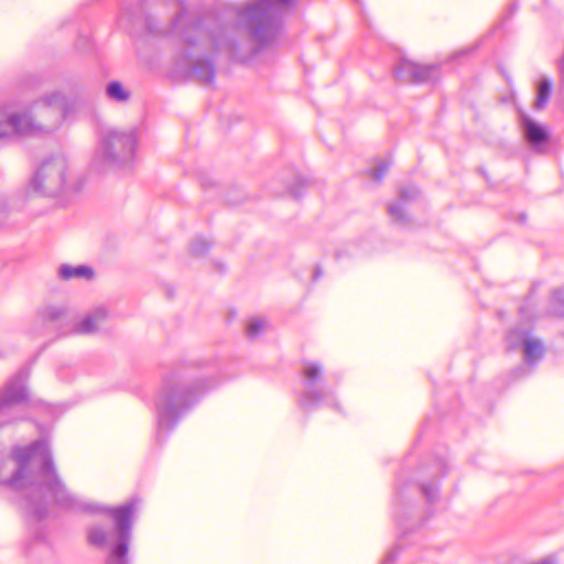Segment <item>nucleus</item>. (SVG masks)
<instances>
[{
  "instance_id": "obj_1",
  "label": "nucleus",
  "mask_w": 564,
  "mask_h": 564,
  "mask_svg": "<svg viewBox=\"0 0 564 564\" xmlns=\"http://www.w3.org/2000/svg\"><path fill=\"white\" fill-rule=\"evenodd\" d=\"M64 184V164L62 162H47L37 172L34 186L36 188L55 192Z\"/></svg>"
},
{
  "instance_id": "obj_2",
  "label": "nucleus",
  "mask_w": 564,
  "mask_h": 564,
  "mask_svg": "<svg viewBox=\"0 0 564 564\" xmlns=\"http://www.w3.org/2000/svg\"><path fill=\"white\" fill-rule=\"evenodd\" d=\"M406 70L411 74L415 82H425L431 78L436 67L431 64L408 63Z\"/></svg>"
},
{
  "instance_id": "obj_3",
  "label": "nucleus",
  "mask_w": 564,
  "mask_h": 564,
  "mask_svg": "<svg viewBox=\"0 0 564 564\" xmlns=\"http://www.w3.org/2000/svg\"><path fill=\"white\" fill-rule=\"evenodd\" d=\"M527 137L531 143L540 144L547 140L549 134L544 127L531 119L525 120Z\"/></svg>"
},
{
  "instance_id": "obj_4",
  "label": "nucleus",
  "mask_w": 564,
  "mask_h": 564,
  "mask_svg": "<svg viewBox=\"0 0 564 564\" xmlns=\"http://www.w3.org/2000/svg\"><path fill=\"white\" fill-rule=\"evenodd\" d=\"M61 275L65 280H69L72 278H87L91 279L94 276V271L91 268L79 265V267H70V265H63L61 268Z\"/></svg>"
},
{
  "instance_id": "obj_5",
  "label": "nucleus",
  "mask_w": 564,
  "mask_h": 564,
  "mask_svg": "<svg viewBox=\"0 0 564 564\" xmlns=\"http://www.w3.org/2000/svg\"><path fill=\"white\" fill-rule=\"evenodd\" d=\"M131 512L132 510L130 507H120L112 510V517L122 531L128 528Z\"/></svg>"
},
{
  "instance_id": "obj_6",
  "label": "nucleus",
  "mask_w": 564,
  "mask_h": 564,
  "mask_svg": "<svg viewBox=\"0 0 564 564\" xmlns=\"http://www.w3.org/2000/svg\"><path fill=\"white\" fill-rule=\"evenodd\" d=\"M10 122L19 132H26L32 129L31 118L28 113L13 116L11 117Z\"/></svg>"
},
{
  "instance_id": "obj_7",
  "label": "nucleus",
  "mask_w": 564,
  "mask_h": 564,
  "mask_svg": "<svg viewBox=\"0 0 564 564\" xmlns=\"http://www.w3.org/2000/svg\"><path fill=\"white\" fill-rule=\"evenodd\" d=\"M550 93H551L550 82H547V80L542 82L539 87V94H538L536 104H535L536 108L542 109L546 105L547 99L550 97Z\"/></svg>"
},
{
  "instance_id": "obj_8",
  "label": "nucleus",
  "mask_w": 564,
  "mask_h": 564,
  "mask_svg": "<svg viewBox=\"0 0 564 564\" xmlns=\"http://www.w3.org/2000/svg\"><path fill=\"white\" fill-rule=\"evenodd\" d=\"M107 90L109 96L116 100L122 101L128 99V94L118 82L110 83Z\"/></svg>"
},
{
  "instance_id": "obj_9",
  "label": "nucleus",
  "mask_w": 564,
  "mask_h": 564,
  "mask_svg": "<svg viewBox=\"0 0 564 564\" xmlns=\"http://www.w3.org/2000/svg\"><path fill=\"white\" fill-rule=\"evenodd\" d=\"M524 348H525V355L530 359L539 357L541 355V352H542L541 344L539 341H535V340H528L525 343V347Z\"/></svg>"
},
{
  "instance_id": "obj_10",
  "label": "nucleus",
  "mask_w": 564,
  "mask_h": 564,
  "mask_svg": "<svg viewBox=\"0 0 564 564\" xmlns=\"http://www.w3.org/2000/svg\"><path fill=\"white\" fill-rule=\"evenodd\" d=\"M89 539L94 544H102L106 541V535L102 530L94 529L90 532Z\"/></svg>"
},
{
  "instance_id": "obj_11",
  "label": "nucleus",
  "mask_w": 564,
  "mask_h": 564,
  "mask_svg": "<svg viewBox=\"0 0 564 564\" xmlns=\"http://www.w3.org/2000/svg\"><path fill=\"white\" fill-rule=\"evenodd\" d=\"M256 11H257V8L256 7H250V8H247L240 15V21L241 23L248 25L250 23V21L254 18L256 15Z\"/></svg>"
},
{
  "instance_id": "obj_12",
  "label": "nucleus",
  "mask_w": 564,
  "mask_h": 564,
  "mask_svg": "<svg viewBox=\"0 0 564 564\" xmlns=\"http://www.w3.org/2000/svg\"><path fill=\"white\" fill-rule=\"evenodd\" d=\"M263 328V324L260 321H252L248 326V332L251 336H257L261 329Z\"/></svg>"
},
{
  "instance_id": "obj_13",
  "label": "nucleus",
  "mask_w": 564,
  "mask_h": 564,
  "mask_svg": "<svg viewBox=\"0 0 564 564\" xmlns=\"http://www.w3.org/2000/svg\"><path fill=\"white\" fill-rule=\"evenodd\" d=\"M321 373V369L318 366L316 365H308L306 368H305V376L308 378V379H316Z\"/></svg>"
},
{
  "instance_id": "obj_14",
  "label": "nucleus",
  "mask_w": 564,
  "mask_h": 564,
  "mask_svg": "<svg viewBox=\"0 0 564 564\" xmlns=\"http://www.w3.org/2000/svg\"><path fill=\"white\" fill-rule=\"evenodd\" d=\"M94 328H95V327H94V321H93V319H90V318H88V319L84 321V322L80 324V326H79V329H80V332H83V333H89V332L94 330Z\"/></svg>"
},
{
  "instance_id": "obj_15",
  "label": "nucleus",
  "mask_w": 564,
  "mask_h": 564,
  "mask_svg": "<svg viewBox=\"0 0 564 564\" xmlns=\"http://www.w3.org/2000/svg\"><path fill=\"white\" fill-rule=\"evenodd\" d=\"M126 552H127L126 546H119V547H118V553H119V555H124V554H126Z\"/></svg>"
},
{
  "instance_id": "obj_16",
  "label": "nucleus",
  "mask_w": 564,
  "mask_h": 564,
  "mask_svg": "<svg viewBox=\"0 0 564 564\" xmlns=\"http://www.w3.org/2000/svg\"><path fill=\"white\" fill-rule=\"evenodd\" d=\"M3 135V133H0V137Z\"/></svg>"
}]
</instances>
